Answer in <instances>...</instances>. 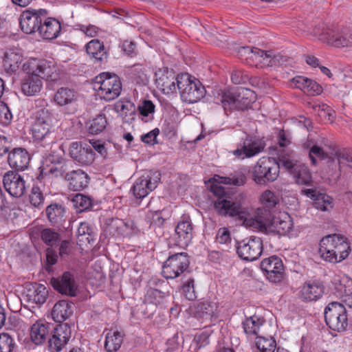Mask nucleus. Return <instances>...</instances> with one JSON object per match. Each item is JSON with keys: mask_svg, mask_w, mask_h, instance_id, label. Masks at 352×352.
Listing matches in <instances>:
<instances>
[{"mask_svg": "<svg viewBox=\"0 0 352 352\" xmlns=\"http://www.w3.org/2000/svg\"><path fill=\"white\" fill-rule=\"evenodd\" d=\"M27 74L21 80V91L26 96L38 95L43 88L42 79L55 80V67L50 61L32 58L27 64Z\"/></svg>", "mask_w": 352, "mask_h": 352, "instance_id": "1", "label": "nucleus"}, {"mask_svg": "<svg viewBox=\"0 0 352 352\" xmlns=\"http://www.w3.org/2000/svg\"><path fill=\"white\" fill-rule=\"evenodd\" d=\"M255 100L254 92L243 87L220 89L214 98V102L221 104L227 115L234 110H248Z\"/></svg>", "mask_w": 352, "mask_h": 352, "instance_id": "2", "label": "nucleus"}, {"mask_svg": "<svg viewBox=\"0 0 352 352\" xmlns=\"http://www.w3.org/2000/svg\"><path fill=\"white\" fill-rule=\"evenodd\" d=\"M210 192L215 197L214 208L219 215L238 217L240 219L244 217V208L240 203L231 200V197L225 188L213 184L210 186Z\"/></svg>", "mask_w": 352, "mask_h": 352, "instance_id": "3", "label": "nucleus"}, {"mask_svg": "<svg viewBox=\"0 0 352 352\" xmlns=\"http://www.w3.org/2000/svg\"><path fill=\"white\" fill-rule=\"evenodd\" d=\"M313 34L319 40L336 47L352 46V32L333 25H327L320 23L314 28Z\"/></svg>", "mask_w": 352, "mask_h": 352, "instance_id": "4", "label": "nucleus"}, {"mask_svg": "<svg viewBox=\"0 0 352 352\" xmlns=\"http://www.w3.org/2000/svg\"><path fill=\"white\" fill-rule=\"evenodd\" d=\"M52 113L45 108L38 109L33 115V122L30 129L32 138L37 142H43V146L53 142L51 138Z\"/></svg>", "mask_w": 352, "mask_h": 352, "instance_id": "5", "label": "nucleus"}, {"mask_svg": "<svg viewBox=\"0 0 352 352\" xmlns=\"http://www.w3.org/2000/svg\"><path fill=\"white\" fill-rule=\"evenodd\" d=\"M176 82L181 98L186 102H197L205 95L206 90L201 82L188 73L178 74Z\"/></svg>", "mask_w": 352, "mask_h": 352, "instance_id": "6", "label": "nucleus"}, {"mask_svg": "<svg viewBox=\"0 0 352 352\" xmlns=\"http://www.w3.org/2000/svg\"><path fill=\"white\" fill-rule=\"evenodd\" d=\"M94 86L98 91L101 98L105 101H111L118 98L122 89L120 78L109 72H102L97 76Z\"/></svg>", "mask_w": 352, "mask_h": 352, "instance_id": "7", "label": "nucleus"}, {"mask_svg": "<svg viewBox=\"0 0 352 352\" xmlns=\"http://www.w3.org/2000/svg\"><path fill=\"white\" fill-rule=\"evenodd\" d=\"M280 164L274 157H262L252 168V179L259 185H265L277 179Z\"/></svg>", "mask_w": 352, "mask_h": 352, "instance_id": "8", "label": "nucleus"}, {"mask_svg": "<svg viewBox=\"0 0 352 352\" xmlns=\"http://www.w3.org/2000/svg\"><path fill=\"white\" fill-rule=\"evenodd\" d=\"M327 325L333 331L346 330L349 320L345 307L340 302H332L328 304L324 311Z\"/></svg>", "mask_w": 352, "mask_h": 352, "instance_id": "9", "label": "nucleus"}, {"mask_svg": "<svg viewBox=\"0 0 352 352\" xmlns=\"http://www.w3.org/2000/svg\"><path fill=\"white\" fill-rule=\"evenodd\" d=\"M38 171L29 195V200L32 206L40 208L43 206L45 200L43 195L45 183L50 179V174L57 176L58 170L53 165L48 168L41 166L38 168Z\"/></svg>", "mask_w": 352, "mask_h": 352, "instance_id": "10", "label": "nucleus"}, {"mask_svg": "<svg viewBox=\"0 0 352 352\" xmlns=\"http://www.w3.org/2000/svg\"><path fill=\"white\" fill-rule=\"evenodd\" d=\"M236 250L238 256L243 261L251 262L257 260L262 254L263 243L261 238L252 236L236 241Z\"/></svg>", "mask_w": 352, "mask_h": 352, "instance_id": "11", "label": "nucleus"}, {"mask_svg": "<svg viewBox=\"0 0 352 352\" xmlns=\"http://www.w3.org/2000/svg\"><path fill=\"white\" fill-rule=\"evenodd\" d=\"M48 14L49 12L46 9H25L19 17V26L25 34L38 32L41 23Z\"/></svg>", "mask_w": 352, "mask_h": 352, "instance_id": "12", "label": "nucleus"}, {"mask_svg": "<svg viewBox=\"0 0 352 352\" xmlns=\"http://www.w3.org/2000/svg\"><path fill=\"white\" fill-rule=\"evenodd\" d=\"M266 144L263 139L256 136L247 135L237 144V148L233 151V155L238 159L251 158L262 153Z\"/></svg>", "mask_w": 352, "mask_h": 352, "instance_id": "13", "label": "nucleus"}, {"mask_svg": "<svg viewBox=\"0 0 352 352\" xmlns=\"http://www.w3.org/2000/svg\"><path fill=\"white\" fill-rule=\"evenodd\" d=\"M189 257L186 252H179L168 256L162 267V274L166 279L179 276L189 267Z\"/></svg>", "mask_w": 352, "mask_h": 352, "instance_id": "14", "label": "nucleus"}, {"mask_svg": "<svg viewBox=\"0 0 352 352\" xmlns=\"http://www.w3.org/2000/svg\"><path fill=\"white\" fill-rule=\"evenodd\" d=\"M261 269L266 278L273 283H282L285 278V267L282 259L271 256L262 260Z\"/></svg>", "mask_w": 352, "mask_h": 352, "instance_id": "15", "label": "nucleus"}, {"mask_svg": "<svg viewBox=\"0 0 352 352\" xmlns=\"http://www.w3.org/2000/svg\"><path fill=\"white\" fill-rule=\"evenodd\" d=\"M160 181V173H147L136 179L131 190L135 198L142 199L156 188Z\"/></svg>", "mask_w": 352, "mask_h": 352, "instance_id": "16", "label": "nucleus"}, {"mask_svg": "<svg viewBox=\"0 0 352 352\" xmlns=\"http://www.w3.org/2000/svg\"><path fill=\"white\" fill-rule=\"evenodd\" d=\"M3 184L5 190L12 197L19 198L25 192V181L16 171H7L3 176Z\"/></svg>", "mask_w": 352, "mask_h": 352, "instance_id": "17", "label": "nucleus"}, {"mask_svg": "<svg viewBox=\"0 0 352 352\" xmlns=\"http://www.w3.org/2000/svg\"><path fill=\"white\" fill-rule=\"evenodd\" d=\"M71 336V327L67 324L57 325L52 336L48 338V346L50 351L60 352L67 344Z\"/></svg>", "mask_w": 352, "mask_h": 352, "instance_id": "18", "label": "nucleus"}, {"mask_svg": "<svg viewBox=\"0 0 352 352\" xmlns=\"http://www.w3.org/2000/svg\"><path fill=\"white\" fill-rule=\"evenodd\" d=\"M219 305L217 301L202 299L195 307V316L202 321L212 322L218 318L219 315Z\"/></svg>", "mask_w": 352, "mask_h": 352, "instance_id": "19", "label": "nucleus"}, {"mask_svg": "<svg viewBox=\"0 0 352 352\" xmlns=\"http://www.w3.org/2000/svg\"><path fill=\"white\" fill-rule=\"evenodd\" d=\"M70 157L81 165L91 164L95 159V153L89 145L83 146L80 142H73L69 148Z\"/></svg>", "mask_w": 352, "mask_h": 352, "instance_id": "20", "label": "nucleus"}, {"mask_svg": "<svg viewBox=\"0 0 352 352\" xmlns=\"http://www.w3.org/2000/svg\"><path fill=\"white\" fill-rule=\"evenodd\" d=\"M51 284L58 292L69 296H75L77 285L74 275L70 272H65L60 277L52 278Z\"/></svg>", "mask_w": 352, "mask_h": 352, "instance_id": "21", "label": "nucleus"}, {"mask_svg": "<svg viewBox=\"0 0 352 352\" xmlns=\"http://www.w3.org/2000/svg\"><path fill=\"white\" fill-rule=\"evenodd\" d=\"M175 237L179 246H187L193 237V226L188 215H183L175 230Z\"/></svg>", "mask_w": 352, "mask_h": 352, "instance_id": "22", "label": "nucleus"}, {"mask_svg": "<svg viewBox=\"0 0 352 352\" xmlns=\"http://www.w3.org/2000/svg\"><path fill=\"white\" fill-rule=\"evenodd\" d=\"M67 182L68 188L73 191H80L88 186L89 177L86 172L81 169L74 170L60 174Z\"/></svg>", "mask_w": 352, "mask_h": 352, "instance_id": "23", "label": "nucleus"}, {"mask_svg": "<svg viewBox=\"0 0 352 352\" xmlns=\"http://www.w3.org/2000/svg\"><path fill=\"white\" fill-rule=\"evenodd\" d=\"M30 155L23 148H15L8 153V162L14 171H23L28 168Z\"/></svg>", "mask_w": 352, "mask_h": 352, "instance_id": "24", "label": "nucleus"}, {"mask_svg": "<svg viewBox=\"0 0 352 352\" xmlns=\"http://www.w3.org/2000/svg\"><path fill=\"white\" fill-rule=\"evenodd\" d=\"M324 291V287L322 283L309 280L302 286L299 292L300 298L305 302L316 301L322 298Z\"/></svg>", "mask_w": 352, "mask_h": 352, "instance_id": "25", "label": "nucleus"}, {"mask_svg": "<svg viewBox=\"0 0 352 352\" xmlns=\"http://www.w3.org/2000/svg\"><path fill=\"white\" fill-rule=\"evenodd\" d=\"M301 194L314 201V207L321 211H327L333 207V199L325 193H321L313 188H305Z\"/></svg>", "mask_w": 352, "mask_h": 352, "instance_id": "26", "label": "nucleus"}, {"mask_svg": "<svg viewBox=\"0 0 352 352\" xmlns=\"http://www.w3.org/2000/svg\"><path fill=\"white\" fill-rule=\"evenodd\" d=\"M50 331V327L48 322L42 320L36 321L30 329L31 342L36 346L43 345L47 342Z\"/></svg>", "mask_w": 352, "mask_h": 352, "instance_id": "27", "label": "nucleus"}, {"mask_svg": "<svg viewBox=\"0 0 352 352\" xmlns=\"http://www.w3.org/2000/svg\"><path fill=\"white\" fill-rule=\"evenodd\" d=\"M61 30L60 22L56 18L47 15L41 23L38 32L43 39L52 40L60 36Z\"/></svg>", "mask_w": 352, "mask_h": 352, "instance_id": "28", "label": "nucleus"}, {"mask_svg": "<svg viewBox=\"0 0 352 352\" xmlns=\"http://www.w3.org/2000/svg\"><path fill=\"white\" fill-rule=\"evenodd\" d=\"M87 54L95 63H104L107 61L109 53L103 42L98 39H92L85 45Z\"/></svg>", "mask_w": 352, "mask_h": 352, "instance_id": "29", "label": "nucleus"}, {"mask_svg": "<svg viewBox=\"0 0 352 352\" xmlns=\"http://www.w3.org/2000/svg\"><path fill=\"white\" fill-rule=\"evenodd\" d=\"M47 293L48 292L43 285L36 283L27 285L24 289L27 300L39 305L46 301Z\"/></svg>", "mask_w": 352, "mask_h": 352, "instance_id": "30", "label": "nucleus"}, {"mask_svg": "<svg viewBox=\"0 0 352 352\" xmlns=\"http://www.w3.org/2000/svg\"><path fill=\"white\" fill-rule=\"evenodd\" d=\"M326 237L330 238L329 242L333 247L331 248L333 252L338 255L340 261H344L349 256L351 246L346 237L338 234H328Z\"/></svg>", "mask_w": 352, "mask_h": 352, "instance_id": "31", "label": "nucleus"}, {"mask_svg": "<svg viewBox=\"0 0 352 352\" xmlns=\"http://www.w3.org/2000/svg\"><path fill=\"white\" fill-rule=\"evenodd\" d=\"M78 97V94L74 89L63 87L54 94V102L58 107L73 106L76 103Z\"/></svg>", "mask_w": 352, "mask_h": 352, "instance_id": "32", "label": "nucleus"}, {"mask_svg": "<svg viewBox=\"0 0 352 352\" xmlns=\"http://www.w3.org/2000/svg\"><path fill=\"white\" fill-rule=\"evenodd\" d=\"M265 319L258 315L247 317L242 322L243 331L248 338L258 337L261 327L264 324Z\"/></svg>", "mask_w": 352, "mask_h": 352, "instance_id": "33", "label": "nucleus"}, {"mask_svg": "<svg viewBox=\"0 0 352 352\" xmlns=\"http://www.w3.org/2000/svg\"><path fill=\"white\" fill-rule=\"evenodd\" d=\"M73 311V304L69 300H61L54 305L52 316L55 322L61 323L69 318Z\"/></svg>", "mask_w": 352, "mask_h": 352, "instance_id": "34", "label": "nucleus"}, {"mask_svg": "<svg viewBox=\"0 0 352 352\" xmlns=\"http://www.w3.org/2000/svg\"><path fill=\"white\" fill-rule=\"evenodd\" d=\"M49 221L53 226H59L65 221L66 209L62 204L52 203L45 209Z\"/></svg>", "mask_w": 352, "mask_h": 352, "instance_id": "35", "label": "nucleus"}, {"mask_svg": "<svg viewBox=\"0 0 352 352\" xmlns=\"http://www.w3.org/2000/svg\"><path fill=\"white\" fill-rule=\"evenodd\" d=\"M329 239L327 238L326 236L322 237L319 243V254L322 260L330 263H338L342 261L339 260L338 254L333 252L331 248H333L331 243H329Z\"/></svg>", "mask_w": 352, "mask_h": 352, "instance_id": "36", "label": "nucleus"}, {"mask_svg": "<svg viewBox=\"0 0 352 352\" xmlns=\"http://www.w3.org/2000/svg\"><path fill=\"white\" fill-rule=\"evenodd\" d=\"M123 335L118 331H110L107 333L104 349L107 352H116L121 346Z\"/></svg>", "mask_w": 352, "mask_h": 352, "instance_id": "37", "label": "nucleus"}, {"mask_svg": "<svg viewBox=\"0 0 352 352\" xmlns=\"http://www.w3.org/2000/svg\"><path fill=\"white\" fill-rule=\"evenodd\" d=\"M20 62L21 56L18 54L10 51L4 54L2 64L5 71L12 74L17 70Z\"/></svg>", "mask_w": 352, "mask_h": 352, "instance_id": "38", "label": "nucleus"}, {"mask_svg": "<svg viewBox=\"0 0 352 352\" xmlns=\"http://www.w3.org/2000/svg\"><path fill=\"white\" fill-rule=\"evenodd\" d=\"M217 177L215 180L219 184L237 186L244 185L247 180L245 175L240 170L234 171L227 177L217 176Z\"/></svg>", "mask_w": 352, "mask_h": 352, "instance_id": "39", "label": "nucleus"}, {"mask_svg": "<svg viewBox=\"0 0 352 352\" xmlns=\"http://www.w3.org/2000/svg\"><path fill=\"white\" fill-rule=\"evenodd\" d=\"M107 120L104 114H99L89 121L87 124L88 131L93 135L102 133L107 127Z\"/></svg>", "mask_w": 352, "mask_h": 352, "instance_id": "40", "label": "nucleus"}, {"mask_svg": "<svg viewBox=\"0 0 352 352\" xmlns=\"http://www.w3.org/2000/svg\"><path fill=\"white\" fill-rule=\"evenodd\" d=\"M129 76L131 80L137 85H146L148 83L144 68L140 65H133L130 69Z\"/></svg>", "mask_w": 352, "mask_h": 352, "instance_id": "41", "label": "nucleus"}, {"mask_svg": "<svg viewBox=\"0 0 352 352\" xmlns=\"http://www.w3.org/2000/svg\"><path fill=\"white\" fill-rule=\"evenodd\" d=\"M155 82L157 86L164 91L175 92L177 89L176 78L175 79L174 76H173L170 79L167 74H162L161 76L156 78Z\"/></svg>", "mask_w": 352, "mask_h": 352, "instance_id": "42", "label": "nucleus"}, {"mask_svg": "<svg viewBox=\"0 0 352 352\" xmlns=\"http://www.w3.org/2000/svg\"><path fill=\"white\" fill-rule=\"evenodd\" d=\"M42 241L50 248L56 245L60 240V234L52 228H44L41 231Z\"/></svg>", "mask_w": 352, "mask_h": 352, "instance_id": "43", "label": "nucleus"}, {"mask_svg": "<svg viewBox=\"0 0 352 352\" xmlns=\"http://www.w3.org/2000/svg\"><path fill=\"white\" fill-rule=\"evenodd\" d=\"M92 199L82 194H76L72 199L74 206L78 212H84L91 209L93 206Z\"/></svg>", "mask_w": 352, "mask_h": 352, "instance_id": "44", "label": "nucleus"}, {"mask_svg": "<svg viewBox=\"0 0 352 352\" xmlns=\"http://www.w3.org/2000/svg\"><path fill=\"white\" fill-rule=\"evenodd\" d=\"M256 339V346L260 352H274L276 342L273 337L265 338L258 336Z\"/></svg>", "mask_w": 352, "mask_h": 352, "instance_id": "45", "label": "nucleus"}, {"mask_svg": "<svg viewBox=\"0 0 352 352\" xmlns=\"http://www.w3.org/2000/svg\"><path fill=\"white\" fill-rule=\"evenodd\" d=\"M164 298V294L159 289L149 288L144 295V302L158 305L162 303Z\"/></svg>", "mask_w": 352, "mask_h": 352, "instance_id": "46", "label": "nucleus"}, {"mask_svg": "<svg viewBox=\"0 0 352 352\" xmlns=\"http://www.w3.org/2000/svg\"><path fill=\"white\" fill-rule=\"evenodd\" d=\"M114 110L120 116L126 117L128 115L135 113V107L130 101H118L114 105Z\"/></svg>", "mask_w": 352, "mask_h": 352, "instance_id": "47", "label": "nucleus"}, {"mask_svg": "<svg viewBox=\"0 0 352 352\" xmlns=\"http://www.w3.org/2000/svg\"><path fill=\"white\" fill-rule=\"evenodd\" d=\"M212 333L210 326L206 327L201 332L197 333L194 340L199 349L204 347L210 343V337Z\"/></svg>", "mask_w": 352, "mask_h": 352, "instance_id": "48", "label": "nucleus"}, {"mask_svg": "<svg viewBox=\"0 0 352 352\" xmlns=\"http://www.w3.org/2000/svg\"><path fill=\"white\" fill-rule=\"evenodd\" d=\"M294 177L298 184L309 185L312 182L311 173L305 166L299 167L294 174Z\"/></svg>", "mask_w": 352, "mask_h": 352, "instance_id": "49", "label": "nucleus"}, {"mask_svg": "<svg viewBox=\"0 0 352 352\" xmlns=\"http://www.w3.org/2000/svg\"><path fill=\"white\" fill-rule=\"evenodd\" d=\"M261 204L267 208H273L279 202L278 197L272 190H265L261 196Z\"/></svg>", "mask_w": 352, "mask_h": 352, "instance_id": "50", "label": "nucleus"}, {"mask_svg": "<svg viewBox=\"0 0 352 352\" xmlns=\"http://www.w3.org/2000/svg\"><path fill=\"white\" fill-rule=\"evenodd\" d=\"M15 342L8 333H0V352H12Z\"/></svg>", "mask_w": 352, "mask_h": 352, "instance_id": "51", "label": "nucleus"}, {"mask_svg": "<svg viewBox=\"0 0 352 352\" xmlns=\"http://www.w3.org/2000/svg\"><path fill=\"white\" fill-rule=\"evenodd\" d=\"M254 48L250 46L243 47L239 50V53L241 55L246 56L245 60L248 65L256 67V63H258V57L257 52L253 50Z\"/></svg>", "mask_w": 352, "mask_h": 352, "instance_id": "52", "label": "nucleus"}, {"mask_svg": "<svg viewBox=\"0 0 352 352\" xmlns=\"http://www.w3.org/2000/svg\"><path fill=\"white\" fill-rule=\"evenodd\" d=\"M194 283V279L190 278L185 281L182 286V294L188 300H194L197 298Z\"/></svg>", "mask_w": 352, "mask_h": 352, "instance_id": "53", "label": "nucleus"}, {"mask_svg": "<svg viewBox=\"0 0 352 352\" xmlns=\"http://www.w3.org/2000/svg\"><path fill=\"white\" fill-rule=\"evenodd\" d=\"M12 120V114L8 104L3 100L0 101V124H9Z\"/></svg>", "mask_w": 352, "mask_h": 352, "instance_id": "54", "label": "nucleus"}, {"mask_svg": "<svg viewBox=\"0 0 352 352\" xmlns=\"http://www.w3.org/2000/svg\"><path fill=\"white\" fill-rule=\"evenodd\" d=\"M309 157L311 164L316 166L318 164L317 160H322L325 159L326 153L322 147L316 144L309 150Z\"/></svg>", "mask_w": 352, "mask_h": 352, "instance_id": "55", "label": "nucleus"}, {"mask_svg": "<svg viewBox=\"0 0 352 352\" xmlns=\"http://www.w3.org/2000/svg\"><path fill=\"white\" fill-rule=\"evenodd\" d=\"M75 27L76 30H80V32H83L87 36L89 37H96L101 32L100 28H99L96 25L91 24H76Z\"/></svg>", "mask_w": 352, "mask_h": 352, "instance_id": "56", "label": "nucleus"}, {"mask_svg": "<svg viewBox=\"0 0 352 352\" xmlns=\"http://www.w3.org/2000/svg\"><path fill=\"white\" fill-rule=\"evenodd\" d=\"M248 224L256 228H264L267 224L266 218L263 215V210L258 209L254 217L248 220Z\"/></svg>", "mask_w": 352, "mask_h": 352, "instance_id": "57", "label": "nucleus"}, {"mask_svg": "<svg viewBox=\"0 0 352 352\" xmlns=\"http://www.w3.org/2000/svg\"><path fill=\"white\" fill-rule=\"evenodd\" d=\"M278 232L285 234L290 232L292 228V221L289 216L286 217L285 219H277L274 223Z\"/></svg>", "mask_w": 352, "mask_h": 352, "instance_id": "58", "label": "nucleus"}, {"mask_svg": "<svg viewBox=\"0 0 352 352\" xmlns=\"http://www.w3.org/2000/svg\"><path fill=\"white\" fill-rule=\"evenodd\" d=\"M121 51L129 57H133L137 54L136 45L132 41L124 40L119 44Z\"/></svg>", "mask_w": 352, "mask_h": 352, "instance_id": "59", "label": "nucleus"}, {"mask_svg": "<svg viewBox=\"0 0 352 352\" xmlns=\"http://www.w3.org/2000/svg\"><path fill=\"white\" fill-rule=\"evenodd\" d=\"M278 61V58L272 51H265L260 68L272 67Z\"/></svg>", "mask_w": 352, "mask_h": 352, "instance_id": "60", "label": "nucleus"}, {"mask_svg": "<svg viewBox=\"0 0 352 352\" xmlns=\"http://www.w3.org/2000/svg\"><path fill=\"white\" fill-rule=\"evenodd\" d=\"M155 104L152 101L145 100L138 106L140 114L143 117H148L149 114L155 112Z\"/></svg>", "mask_w": 352, "mask_h": 352, "instance_id": "61", "label": "nucleus"}, {"mask_svg": "<svg viewBox=\"0 0 352 352\" xmlns=\"http://www.w3.org/2000/svg\"><path fill=\"white\" fill-rule=\"evenodd\" d=\"M230 232L226 228H221L216 234V241L220 244L228 245L231 243Z\"/></svg>", "mask_w": 352, "mask_h": 352, "instance_id": "62", "label": "nucleus"}, {"mask_svg": "<svg viewBox=\"0 0 352 352\" xmlns=\"http://www.w3.org/2000/svg\"><path fill=\"white\" fill-rule=\"evenodd\" d=\"M322 91V87L315 80L308 78L305 94L308 95H319Z\"/></svg>", "mask_w": 352, "mask_h": 352, "instance_id": "63", "label": "nucleus"}, {"mask_svg": "<svg viewBox=\"0 0 352 352\" xmlns=\"http://www.w3.org/2000/svg\"><path fill=\"white\" fill-rule=\"evenodd\" d=\"M58 254L52 248H48L46 251V267L47 271L52 270V266L57 263Z\"/></svg>", "mask_w": 352, "mask_h": 352, "instance_id": "64", "label": "nucleus"}]
</instances>
